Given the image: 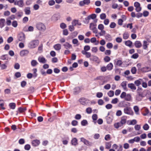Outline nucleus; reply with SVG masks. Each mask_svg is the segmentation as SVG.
Wrapping results in <instances>:
<instances>
[{
    "mask_svg": "<svg viewBox=\"0 0 151 151\" xmlns=\"http://www.w3.org/2000/svg\"><path fill=\"white\" fill-rule=\"evenodd\" d=\"M39 44V41L38 40H32L29 42L28 44V47L30 49H33L37 47Z\"/></svg>",
    "mask_w": 151,
    "mask_h": 151,
    "instance_id": "nucleus-1",
    "label": "nucleus"
},
{
    "mask_svg": "<svg viewBox=\"0 0 151 151\" xmlns=\"http://www.w3.org/2000/svg\"><path fill=\"white\" fill-rule=\"evenodd\" d=\"M36 27L38 30L42 31H44L46 29L45 25L41 22L37 23L36 24Z\"/></svg>",
    "mask_w": 151,
    "mask_h": 151,
    "instance_id": "nucleus-2",
    "label": "nucleus"
},
{
    "mask_svg": "<svg viewBox=\"0 0 151 151\" xmlns=\"http://www.w3.org/2000/svg\"><path fill=\"white\" fill-rule=\"evenodd\" d=\"M17 38L19 41L24 42L26 39L25 35L23 33L21 32L18 34Z\"/></svg>",
    "mask_w": 151,
    "mask_h": 151,
    "instance_id": "nucleus-3",
    "label": "nucleus"
},
{
    "mask_svg": "<svg viewBox=\"0 0 151 151\" xmlns=\"http://www.w3.org/2000/svg\"><path fill=\"white\" fill-rule=\"evenodd\" d=\"M134 6L135 7V10L137 12H140L142 9L141 7H140V4L137 2H135L134 3Z\"/></svg>",
    "mask_w": 151,
    "mask_h": 151,
    "instance_id": "nucleus-4",
    "label": "nucleus"
},
{
    "mask_svg": "<svg viewBox=\"0 0 151 151\" xmlns=\"http://www.w3.org/2000/svg\"><path fill=\"white\" fill-rule=\"evenodd\" d=\"M114 64L115 66H121L122 64V61L120 60L116 59L114 60Z\"/></svg>",
    "mask_w": 151,
    "mask_h": 151,
    "instance_id": "nucleus-5",
    "label": "nucleus"
},
{
    "mask_svg": "<svg viewBox=\"0 0 151 151\" xmlns=\"http://www.w3.org/2000/svg\"><path fill=\"white\" fill-rule=\"evenodd\" d=\"M14 4L20 7H22L24 6V2L22 0H16L14 2Z\"/></svg>",
    "mask_w": 151,
    "mask_h": 151,
    "instance_id": "nucleus-6",
    "label": "nucleus"
},
{
    "mask_svg": "<svg viewBox=\"0 0 151 151\" xmlns=\"http://www.w3.org/2000/svg\"><path fill=\"white\" fill-rule=\"evenodd\" d=\"M120 97L122 99L127 101H130L131 99L130 95H121Z\"/></svg>",
    "mask_w": 151,
    "mask_h": 151,
    "instance_id": "nucleus-7",
    "label": "nucleus"
},
{
    "mask_svg": "<svg viewBox=\"0 0 151 151\" xmlns=\"http://www.w3.org/2000/svg\"><path fill=\"white\" fill-rule=\"evenodd\" d=\"M63 46L66 49H69L73 48L72 45L68 42L65 43L63 45Z\"/></svg>",
    "mask_w": 151,
    "mask_h": 151,
    "instance_id": "nucleus-8",
    "label": "nucleus"
},
{
    "mask_svg": "<svg viewBox=\"0 0 151 151\" xmlns=\"http://www.w3.org/2000/svg\"><path fill=\"white\" fill-rule=\"evenodd\" d=\"M38 60L39 62L43 64L47 62V60L42 56H39L38 58Z\"/></svg>",
    "mask_w": 151,
    "mask_h": 151,
    "instance_id": "nucleus-9",
    "label": "nucleus"
},
{
    "mask_svg": "<svg viewBox=\"0 0 151 151\" xmlns=\"http://www.w3.org/2000/svg\"><path fill=\"white\" fill-rule=\"evenodd\" d=\"M29 53V51L28 50H24L20 51V55L21 56L23 57L28 54Z\"/></svg>",
    "mask_w": 151,
    "mask_h": 151,
    "instance_id": "nucleus-10",
    "label": "nucleus"
},
{
    "mask_svg": "<svg viewBox=\"0 0 151 151\" xmlns=\"http://www.w3.org/2000/svg\"><path fill=\"white\" fill-rule=\"evenodd\" d=\"M141 70L143 72H147L151 71V68L150 67H145L142 68Z\"/></svg>",
    "mask_w": 151,
    "mask_h": 151,
    "instance_id": "nucleus-11",
    "label": "nucleus"
},
{
    "mask_svg": "<svg viewBox=\"0 0 151 151\" xmlns=\"http://www.w3.org/2000/svg\"><path fill=\"white\" fill-rule=\"evenodd\" d=\"M59 19V15L57 14H54L51 18V20L54 22H55L58 20Z\"/></svg>",
    "mask_w": 151,
    "mask_h": 151,
    "instance_id": "nucleus-12",
    "label": "nucleus"
},
{
    "mask_svg": "<svg viewBox=\"0 0 151 151\" xmlns=\"http://www.w3.org/2000/svg\"><path fill=\"white\" fill-rule=\"evenodd\" d=\"M79 102L82 105H85L87 103V99L84 98H81L79 100Z\"/></svg>",
    "mask_w": 151,
    "mask_h": 151,
    "instance_id": "nucleus-13",
    "label": "nucleus"
},
{
    "mask_svg": "<svg viewBox=\"0 0 151 151\" xmlns=\"http://www.w3.org/2000/svg\"><path fill=\"white\" fill-rule=\"evenodd\" d=\"M127 119V117L126 116L122 117L121 118V120L119 122L122 126L124 124H125L126 123Z\"/></svg>",
    "mask_w": 151,
    "mask_h": 151,
    "instance_id": "nucleus-14",
    "label": "nucleus"
},
{
    "mask_svg": "<svg viewBox=\"0 0 151 151\" xmlns=\"http://www.w3.org/2000/svg\"><path fill=\"white\" fill-rule=\"evenodd\" d=\"M124 112L125 114H130L132 113L131 109L129 107H125L124 109Z\"/></svg>",
    "mask_w": 151,
    "mask_h": 151,
    "instance_id": "nucleus-15",
    "label": "nucleus"
},
{
    "mask_svg": "<svg viewBox=\"0 0 151 151\" xmlns=\"http://www.w3.org/2000/svg\"><path fill=\"white\" fill-rule=\"evenodd\" d=\"M96 24L93 23H91L90 25V28L91 30L93 31V32H95L96 31Z\"/></svg>",
    "mask_w": 151,
    "mask_h": 151,
    "instance_id": "nucleus-16",
    "label": "nucleus"
},
{
    "mask_svg": "<svg viewBox=\"0 0 151 151\" xmlns=\"http://www.w3.org/2000/svg\"><path fill=\"white\" fill-rule=\"evenodd\" d=\"M40 143V141L37 139L33 140L32 142V144L33 146L36 147Z\"/></svg>",
    "mask_w": 151,
    "mask_h": 151,
    "instance_id": "nucleus-17",
    "label": "nucleus"
},
{
    "mask_svg": "<svg viewBox=\"0 0 151 151\" xmlns=\"http://www.w3.org/2000/svg\"><path fill=\"white\" fill-rule=\"evenodd\" d=\"M134 44L135 47L137 48L140 47L142 45L141 43L139 41H136L134 42Z\"/></svg>",
    "mask_w": 151,
    "mask_h": 151,
    "instance_id": "nucleus-18",
    "label": "nucleus"
},
{
    "mask_svg": "<svg viewBox=\"0 0 151 151\" xmlns=\"http://www.w3.org/2000/svg\"><path fill=\"white\" fill-rule=\"evenodd\" d=\"M24 11L26 15H29L31 13L30 8L29 7H25Z\"/></svg>",
    "mask_w": 151,
    "mask_h": 151,
    "instance_id": "nucleus-19",
    "label": "nucleus"
},
{
    "mask_svg": "<svg viewBox=\"0 0 151 151\" xmlns=\"http://www.w3.org/2000/svg\"><path fill=\"white\" fill-rule=\"evenodd\" d=\"M90 59L98 63H99L100 62L99 58L96 56H92L91 58H90Z\"/></svg>",
    "mask_w": 151,
    "mask_h": 151,
    "instance_id": "nucleus-20",
    "label": "nucleus"
},
{
    "mask_svg": "<svg viewBox=\"0 0 151 151\" xmlns=\"http://www.w3.org/2000/svg\"><path fill=\"white\" fill-rule=\"evenodd\" d=\"M61 45L60 44H57L54 45L53 47L56 50H59L61 48Z\"/></svg>",
    "mask_w": 151,
    "mask_h": 151,
    "instance_id": "nucleus-21",
    "label": "nucleus"
},
{
    "mask_svg": "<svg viewBox=\"0 0 151 151\" xmlns=\"http://www.w3.org/2000/svg\"><path fill=\"white\" fill-rule=\"evenodd\" d=\"M72 25L73 26H75L76 25H78L79 26L81 25V23L78 22V20H74L72 22Z\"/></svg>",
    "mask_w": 151,
    "mask_h": 151,
    "instance_id": "nucleus-22",
    "label": "nucleus"
},
{
    "mask_svg": "<svg viewBox=\"0 0 151 151\" xmlns=\"http://www.w3.org/2000/svg\"><path fill=\"white\" fill-rule=\"evenodd\" d=\"M5 22V20L4 19H0V27L2 28L4 26Z\"/></svg>",
    "mask_w": 151,
    "mask_h": 151,
    "instance_id": "nucleus-23",
    "label": "nucleus"
},
{
    "mask_svg": "<svg viewBox=\"0 0 151 151\" xmlns=\"http://www.w3.org/2000/svg\"><path fill=\"white\" fill-rule=\"evenodd\" d=\"M90 41L92 43H95V45H98L99 43V41H97L96 38L94 37L92 38L91 39Z\"/></svg>",
    "mask_w": 151,
    "mask_h": 151,
    "instance_id": "nucleus-24",
    "label": "nucleus"
},
{
    "mask_svg": "<svg viewBox=\"0 0 151 151\" xmlns=\"http://www.w3.org/2000/svg\"><path fill=\"white\" fill-rule=\"evenodd\" d=\"M127 82L126 81H123L121 84V86L124 90L127 89Z\"/></svg>",
    "mask_w": 151,
    "mask_h": 151,
    "instance_id": "nucleus-25",
    "label": "nucleus"
},
{
    "mask_svg": "<svg viewBox=\"0 0 151 151\" xmlns=\"http://www.w3.org/2000/svg\"><path fill=\"white\" fill-rule=\"evenodd\" d=\"M72 144L74 146H76L78 144L77 139L74 138H73L71 140Z\"/></svg>",
    "mask_w": 151,
    "mask_h": 151,
    "instance_id": "nucleus-26",
    "label": "nucleus"
},
{
    "mask_svg": "<svg viewBox=\"0 0 151 151\" xmlns=\"http://www.w3.org/2000/svg\"><path fill=\"white\" fill-rule=\"evenodd\" d=\"M128 86V87L132 90H135L136 88L135 86L133 83H129Z\"/></svg>",
    "mask_w": 151,
    "mask_h": 151,
    "instance_id": "nucleus-27",
    "label": "nucleus"
},
{
    "mask_svg": "<svg viewBox=\"0 0 151 151\" xmlns=\"http://www.w3.org/2000/svg\"><path fill=\"white\" fill-rule=\"evenodd\" d=\"M125 44L126 46L131 47L132 46V42L131 41L128 40L125 42Z\"/></svg>",
    "mask_w": 151,
    "mask_h": 151,
    "instance_id": "nucleus-28",
    "label": "nucleus"
},
{
    "mask_svg": "<svg viewBox=\"0 0 151 151\" xmlns=\"http://www.w3.org/2000/svg\"><path fill=\"white\" fill-rule=\"evenodd\" d=\"M144 97L145 96H142V95H136V100L139 101H141L142 98Z\"/></svg>",
    "mask_w": 151,
    "mask_h": 151,
    "instance_id": "nucleus-29",
    "label": "nucleus"
},
{
    "mask_svg": "<svg viewBox=\"0 0 151 151\" xmlns=\"http://www.w3.org/2000/svg\"><path fill=\"white\" fill-rule=\"evenodd\" d=\"M142 81V79H139L135 81L134 83L137 86H138L140 85L141 82Z\"/></svg>",
    "mask_w": 151,
    "mask_h": 151,
    "instance_id": "nucleus-30",
    "label": "nucleus"
},
{
    "mask_svg": "<svg viewBox=\"0 0 151 151\" xmlns=\"http://www.w3.org/2000/svg\"><path fill=\"white\" fill-rule=\"evenodd\" d=\"M113 66L112 63H110L107 65L106 68L108 70H111L112 69Z\"/></svg>",
    "mask_w": 151,
    "mask_h": 151,
    "instance_id": "nucleus-31",
    "label": "nucleus"
},
{
    "mask_svg": "<svg viewBox=\"0 0 151 151\" xmlns=\"http://www.w3.org/2000/svg\"><path fill=\"white\" fill-rule=\"evenodd\" d=\"M9 106L11 109H14L16 107V104L14 103H11L9 104Z\"/></svg>",
    "mask_w": 151,
    "mask_h": 151,
    "instance_id": "nucleus-32",
    "label": "nucleus"
},
{
    "mask_svg": "<svg viewBox=\"0 0 151 151\" xmlns=\"http://www.w3.org/2000/svg\"><path fill=\"white\" fill-rule=\"evenodd\" d=\"M8 7V5H4L3 4H0V10H1L2 9H4V10H6Z\"/></svg>",
    "mask_w": 151,
    "mask_h": 151,
    "instance_id": "nucleus-33",
    "label": "nucleus"
},
{
    "mask_svg": "<svg viewBox=\"0 0 151 151\" xmlns=\"http://www.w3.org/2000/svg\"><path fill=\"white\" fill-rule=\"evenodd\" d=\"M72 42L73 44L76 45V46H78L79 45L78 41L76 39H73Z\"/></svg>",
    "mask_w": 151,
    "mask_h": 151,
    "instance_id": "nucleus-34",
    "label": "nucleus"
},
{
    "mask_svg": "<svg viewBox=\"0 0 151 151\" xmlns=\"http://www.w3.org/2000/svg\"><path fill=\"white\" fill-rule=\"evenodd\" d=\"M38 63L35 60H33L31 62V65L32 66H35L37 65Z\"/></svg>",
    "mask_w": 151,
    "mask_h": 151,
    "instance_id": "nucleus-35",
    "label": "nucleus"
},
{
    "mask_svg": "<svg viewBox=\"0 0 151 151\" xmlns=\"http://www.w3.org/2000/svg\"><path fill=\"white\" fill-rule=\"evenodd\" d=\"M26 110V108H22V107H19L18 109V111L21 113H23Z\"/></svg>",
    "mask_w": 151,
    "mask_h": 151,
    "instance_id": "nucleus-36",
    "label": "nucleus"
},
{
    "mask_svg": "<svg viewBox=\"0 0 151 151\" xmlns=\"http://www.w3.org/2000/svg\"><path fill=\"white\" fill-rule=\"evenodd\" d=\"M111 147V142H106V148L107 149H109Z\"/></svg>",
    "mask_w": 151,
    "mask_h": 151,
    "instance_id": "nucleus-37",
    "label": "nucleus"
},
{
    "mask_svg": "<svg viewBox=\"0 0 151 151\" xmlns=\"http://www.w3.org/2000/svg\"><path fill=\"white\" fill-rule=\"evenodd\" d=\"M147 42L146 41H144L143 43V47L144 49H146L147 47Z\"/></svg>",
    "mask_w": 151,
    "mask_h": 151,
    "instance_id": "nucleus-38",
    "label": "nucleus"
},
{
    "mask_svg": "<svg viewBox=\"0 0 151 151\" xmlns=\"http://www.w3.org/2000/svg\"><path fill=\"white\" fill-rule=\"evenodd\" d=\"M134 111L136 113V114H139L138 111H139V109L138 107L137 106H135L134 107Z\"/></svg>",
    "mask_w": 151,
    "mask_h": 151,
    "instance_id": "nucleus-39",
    "label": "nucleus"
},
{
    "mask_svg": "<svg viewBox=\"0 0 151 151\" xmlns=\"http://www.w3.org/2000/svg\"><path fill=\"white\" fill-rule=\"evenodd\" d=\"M114 125V127L116 129H118L119 127H122L119 122L115 123Z\"/></svg>",
    "mask_w": 151,
    "mask_h": 151,
    "instance_id": "nucleus-40",
    "label": "nucleus"
},
{
    "mask_svg": "<svg viewBox=\"0 0 151 151\" xmlns=\"http://www.w3.org/2000/svg\"><path fill=\"white\" fill-rule=\"evenodd\" d=\"M83 143L86 145H88V146H91L92 145V143L89 142L87 140H86L85 142H83Z\"/></svg>",
    "mask_w": 151,
    "mask_h": 151,
    "instance_id": "nucleus-41",
    "label": "nucleus"
},
{
    "mask_svg": "<svg viewBox=\"0 0 151 151\" xmlns=\"http://www.w3.org/2000/svg\"><path fill=\"white\" fill-rule=\"evenodd\" d=\"M129 37V35L127 33H125L123 35V38L125 40L127 39Z\"/></svg>",
    "mask_w": 151,
    "mask_h": 151,
    "instance_id": "nucleus-42",
    "label": "nucleus"
},
{
    "mask_svg": "<svg viewBox=\"0 0 151 151\" xmlns=\"http://www.w3.org/2000/svg\"><path fill=\"white\" fill-rule=\"evenodd\" d=\"M106 17V15L105 13H102L100 15V18L101 19H105Z\"/></svg>",
    "mask_w": 151,
    "mask_h": 151,
    "instance_id": "nucleus-43",
    "label": "nucleus"
},
{
    "mask_svg": "<svg viewBox=\"0 0 151 151\" xmlns=\"http://www.w3.org/2000/svg\"><path fill=\"white\" fill-rule=\"evenodd\" d=\"M139 57V55L137 53H135L133 54L131 57L132 58L136 59L137 58Z\"/></svg>",
    "mask_w": 151,
    "mask_h": 151,
    "instance_id": "nucleus-44",
    "label": "nucleus"
},
{
    "mask_svg": "<svg viewBox=\"0 0 151 151\" xmlns=\"http://www.w3.org/2000/svg\"><path fill=\"white\" fill-rule=\"evenodd\" d=\"M106 120L107 123L110 124L112 122V119L111 118L109 117H107Z\"/></svg>",
    "mask_w": 151,
    "mask_h": 151,
    "instance_id": "nucleus-45",
    "label": "nucleus"
},
{
    "mask_svg": "<svg viewBox=\"0 0 151 151\" xmlns=\"http://www.w3.org/2000/svg\"><path fill=\"white\" fill-rule=\"evenodd\" d=\"M87 124V121L86 120H83L81 122V124L82 126H85Z\"/></svg>",
    "mask_w": 151,
    "mask_h": 151,
    "instance_id": "nucleus-46",
    "label": "nucleus"
},
{
    "mask_svg": "<svg viewBox=\"0 0 151 151\" xmlns=\"http://www.w3.org/2000/svg\"><path fill=\"white\" fill-rule=\"evenodd\" d=\"M137 71V69L135 67H132L131 70V72L133 74H135Z\"/></svg>",
    "mask_w": 151,
    "mask_h": 151,
    "instance_id": "nucleus-47",
    "label": "nucleus"
},
{
    "mask_svg": "<svg viewBox=\"0 0 151 151\" xmlns=\"http://www.w3.org/2000/svg\"><path fill=\"white\" fill-rule=\"evenodd\" d=\"M98 28L100 30L104 29V25L102 24H99L98 26Z\"/></svg>",
    "mask_w": 151,
    "mask_h": 151,
    "instance_id": "nucleus-48",
    "label": "nucleus"
},
{
    "mask_svg": "<svg viewBox=\"0 0 151 151\" xmlns=\"http://www.w3.org/2000/svg\"><path fill=\"white\" fill-rule=\"evenodd\" d=\"M137 123V121L135 119H133L130 121V123L129 124V125H135Z\"/></svg>",
    "mask_w": 151,
    "mask_h": 151,
    "instance_id": "nucleus-49",
    "label": "nucleus"
},
{
    "mask_svg": "<svg viewBox=\"0 0 151 151\" xmlns=\"http://www.w3.org/2000/svg\"><path fill=\"white\" fill-rule=\"evenodd\" d=\"M113 44L110 42L108 43L106 45L107 47L109 49L113 47Z\"/></svg>",
    "mask_w": 151,
    "mask_h": 151,
    "instance_id": "nucleus-50",
    "label": "nucleus"
},
{
    "mask_svg": "<svg viewBox=\"0 0 151 151\" xmlns=\"http://www.w3.org/2000/svg\"><path fill=\"white\" fill-rule=\"evenodd\" d=\"M133 139L134 140V142H138L140 141V138L139 137H134Z\"/></svg>",
    "mask_w": 151,
    "mask_h": 151,
    "instance_id": "nucleus-51",
    "label": "nucleus"
},
{
    "mask_svg": "<svg viewBox=\"0 0 151 151\" xmlns=\"http://www.w3.org/2000/svg\"><path fill=\"white\" fill-rule=\"evenodd\" d=\"M149 14V12H148L147 11H144L142 15L144 17H147Z\"/></svg>",
    "mask_w": 151,
    "mask_h": 151,
    "instance_id": "nucleus-52",
    "label": "nucleus"
},
{
    "mask_svg": "<svg viewBox=\"0 0 151 151\" xmlns=\"http://www.w3.org/2000/svg\"><path fill=\"white\" fill-rule=\"evenodd\" d=\"M86 111L88 114H90L92 112V109L90 107L87 108L86 109Z\"/></svg>",
    "mask_w": 151,
    "mask_h": 151,
    "instance_id": "nucleus-53",
    "label": "nucleus"
},
{
    "mask_svg": "<svg viewBox=\"0 0 151 151\" xmlns=\"http://www.w3.org/2000/svg\"><path fill=\"white\" fill-rule=\"evenodd\" d=\"M12 24V26L14 27H17L18 25L17 22L16 21L13 22Z\"/></svg>",
    "mask_w": 151,
    "mask_h": 151,
    "instance_id": "nucleus-54",
    "label": "nucleus"
},
{
    "mask_svg": "<svg viewBox=\"0 0 151 151\" xmlns=\"http://www.w3.org/2000/svg\"><path fill=\"white\" fill-rule=\"evenodd\" d=\"M98 49L96 47H93L91 49V51L93 53H96L98 51Z\"/></svg>",
    "mask_w": 151,
    "mask_h": 151,
    "instance_id": "nucleus-55",
    "label": "nucleus"
},
{
    "mask_svg": "<svg viewBox=\"0 0 151 151\" xmlns=\"http://www.w3.org/2000/svg\"><path fill=\"white\" fill-rule=\"evenodd\" d=\"M68 29L71 32L73 31L75 29L74 26L73 25H70L68 27Z\"/></svg>",
    "mask_w": 151,
    "mask_h": 151,
    "instance_id": "nucleus-56",
    "label": "nucleus"
},
{
    "mask_svg": "<svg viewBox=\"0 0 151 151\" xmlns=\"http://www.w3.org/2000/svg\"><path fill=\"white\" fill-rule=\"evenodd\" d=\"M101 31V32L99 33L100 35L101 36L104 35L106 34V31L104 29Z\"/></svg>",
    "mask_w": 151,
    "mask_h": 151,
    "instance_id": "nucleus-57",
    "label": "nucleus"
},
{
    "mask_svg": "<svg viewBox=\"0 0 151 151\" xmlns=\"http://www.w3.org/2000/svg\"><path fill=\"white\" fill-rule=\"evenodd\" d=\"M143 129L145 130H147L149 128L148 125L147 124H145L143 127Z\"/></svg>",
    "mask_w": 151,
    "mask_h": 151,
    "instance_id": "nucleus-58",
    "label": "nucleus"
},
{
    "mask_svg": "<svg viewBox=\"0 0 151 151\" xmlns=\"http://www.w3.org/2000/svg\"><path fill=\"white\" fill-rule=\"evenodd\" d=\"M92 118L93 121H96L98 119V116L96 114H93L92 116Z\"/></svg>",
    "mask_w": 151,
    "mask_h": 151,
    "instance_id": "nucleus-59",
    "label": "nucleus"
},
{
    "mask_svg": "<svg viewBox=\"0 0 151 151\" xmlns=\"http://www.w3.org/2000/svg\"><path fill=\"white\" fill-rule=\"evenodd\" d=\"M55 1L53 0L50 1L48 2V4L50 6H52L55 4Z\"/></svg>",
    "mask_w": 151,
    "mask_h": 151,
    "instance_id": "nucleus-60",
    "label": "nucleus"
},
{
    "mask_svg": "<svg viewBox=\"0 0 151 151\" xmlns=\"http://www.w3.org/2000/svg\"><path fill=\"white\" fill-rule=\"evenodd\" d=\"M60 27L61 28L64 29L66 27V24L64 23H62L60 24Z\"/></svg>",
    "mask_w": 151,
    "mask_h": 151,
    "instance_id": "nucleus-61",
    "label": "nucleus"
},
{
    "mask_svg": "<svg viewBox=\"0 0 151 151\" xmlns=\"http://www.w3.org/2000/svg\"><path fill=\"white\" fill-rule=\"evenodd\" d=\"M81 91V89L79 87H77L75 89V91L78 93Z\"/></svg>",
    "mask_w": 151,
    "mask_h": 151,
    "instance_id": "nucleus-62",
    "label": "nucleus"
},
{
    "mask_svg": "<svg viewBox=\"0 0 151 151\" xmlns=\"http://www.w3.org/2000/svg\"><path fill=\"white\" fill-rule=\"evenodd\" d=\"M118 102V99L116 98H115L112 100L111 102L113 104H116Z\"/></svg>",
    "mask_w": 151,
    "mask_h": 151,
    "instance_id": "nucleus-63",
    "label": "nucleus"
},
{
    "mask_svg": "<svg viewBox=\"0 0 151 151\" xmlns=\"http://www.w3.org/2000/svg\"><path fill=\"white\" fill-rule=\"evenodd\" d=\"M116 25V24L114 22H112L111 23L110 25V27L111 28H114Z\"/></svg>",
    "mask_w": 151,
    "mask_h": 151,
    "instance_id": "nucleus-64",
    "label": "nucleus"
}]
</instances>
